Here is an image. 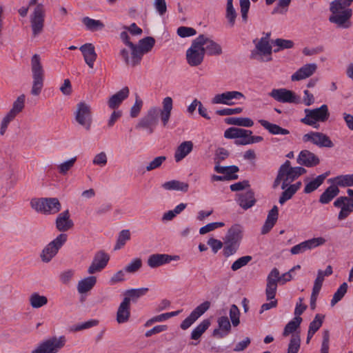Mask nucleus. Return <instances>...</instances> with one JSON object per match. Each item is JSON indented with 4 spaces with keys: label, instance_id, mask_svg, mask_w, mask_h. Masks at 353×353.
<instances>
[{
    "label": "nucleus",
    "instance_id": "1",
    "mask_svg": "<svg viewBox=\"0 0 353 353\" xmlns=\"http://www.w3.org/2000/svg\"><path fill=\"white\" fill-rule=\"evenodd\" d=\"M353 0H334L330 3V10L331 14L329 21L336 25L338 28H349L352 26L350 19L352 16V10L349 7Z\"/></svg>",
    "mask_w": 353,
    "mask_h": 353
},
{
    "label": "nucleus",
    "instance_id": "2",
    "mask_svg": "<svg viewBox=\"0 0 353 353\" xmlns=\"http://www.w3.org/2000/svg\"><path fill=\"white\" fill-rule=\"evenodd\" d=\"M293 269L289 272L280 275V272L276 268H274L267 276V283L265 288V296L267 300L273 299L276 294L278 284L284 285L292 279L291 272Z\"/></svg>",
    "mask_w": 353,
    "mask_h": 353
},
{
    "label": "nucleus",
    "instance_id": "3",
    "mask_svg": "<svg viewBox=\"0 0 353 353\" xmlns=\"http://www.w3.org/2000/svg\"><path fill=\"white\" fill-rule=\"evenodd\" d=\"M243 237V227L239 224L233 225L228 231L224 239L223 254L225 257L234 254Z\"/></svg>",
    "mask_w": 353,
    "mask_h": 353
},
{
    "label": "nucleus",
    "instance_id": "4",
    "mask_svg": "<svg viewBox=\"0 0 353 353\" xmlns=\"http://www.w3.org/2000/svg\"><path fill=\"white\" fill-rule=\"evenodd\" d=\"M31 71L32 74V83L30 94L39 96L43 88L44 70L41 64V57L35 54L31 59Z\"/></svg>",
    "mask_w": 353,
    "mask_h": 353
},
{
    "label": "nucleus",
    "instance_id": "5",
    "mask_svg": "<svg viewBox=\"0 0 353 353\" xmlns=\"http://www.w3.org/2000/svg\"><path fill=\"white\" fill-rule=\"evenodd\" d=\"M32 209L44 214H54L61 208V203L57 198L32 199L30 201Z\"/></svg>",
    "mask_w": 353,
    "mask_h": 353
},
{
    "label": "nucleus",
    "instance_id": "6",
    "mask_svg": "<svg viewBox=\"0 0 353 353\" xmlns=\"http://www.w3.org/2000/svg\"><path fill=\"white\" fill-rule=\"evenodd\" d=\"M304 112L305 116L301 119V122L315 128H318L317 122H324L328 119L330 116L327 105L325 104L315 109H305Z\"/></svg>",
    "mask_w": 353,
    "mask_h": 353
},
{
    "label": "nucleus",
    "instance_id": "7",
    "mask_svg": "<svg viewBox=\"0 0 353 353\" xmlns=\"http://www.w3.org/2000/svg\"><path fill=\"white\" fill-rule=\"evenodd\" d=\"M255 48L251 51L250 59L261 62L272 61V47L266 39H254Z\"/></svg>",
    "mask_w": 353,
    "mask_h": 353
},
{
    "label": "nucleus",
    "instance_id": "8",
    "mask_svg": "<svg viewBox=\"0 0 353 353\" xmlns=\"http://www.w3.org/2000/svg\"><path fill=\"white\" fill-rule=\"evenodd\" d=\"M201 41L196 37L192 41L191 46L186 51V60L190 66H198L203 61L205 49L204 47H202Z\"/></svg>",
    "mask_w": 353,
    "mask_h": 353
},
{
    "label": "nucleus",
    "instance_id": "9",
    "mask_svg": "<svg viewBox=\"0 0 353 353\" xmlns=\"http://www.w3.org/2000/svg\"><path fill=\"white\" fill-rule=\"evenodd\" d=\"M67 237V234H60L53 241L47 244L40 254L41 261L44 263H49L66 242Z\"/></svg>",
    "mask_w": 353,
    "mask_h": 353
},
{
    "label": "nucleus",
    "instance_id": "10",
    "mask_svg": "<svg viewBox=\"0 0 353 353\" xmlns=\"http://www.w3.org/2000/svg\"><path fill=\"white\" fill-rule=\"evenodd\" d=\"M76 121L85 130L89 131L92 123V108L90 104L81 101L77 105L74 112Z\"/></svg>",
    "mask_w": 353,
    "mask_h": 353
},
{
    "label": "nucleus",
    "instance_id": "11",
    "mask_svg": "<svg viewBox=\"0 0 353 353\" xmlns=\"http://www.w3.org/2000/svg\"><path fill=\"white\" fill-rule=\"evenodd\" d=\"M46 10L42 3L37 4L30 16V21L33 37L40 34L44 28Z\"/></svg>",
    "mask_w": 353,
    "mask_h": 353
},
{
    "label": "nucleus",
    "instance_id": "12",
    "mask_svg": "<svg viewBox=\"0 0 353 353\" xmlns=\"http://www.w3.org/2000/svg\"><path fill=\"white\" fill-rule=\"evenodd\" d=\"M279 171H283L284 181L282 182L281 188L285 189L288 185L301 175L306 173V170L303 167H292L290 161L287 160L279 168Z\"/></svg>",
    "mask_w": 353,
    "mask_h": 353
},
{
    "label": "nucleus",
    "instance_id": "13",
    "mask_svg": "<svg viewBox=\"0 0 353 353\" xmlns=\"http://www.w3.org/2000/svg\"><path fill=\"white\" fill-rule=\"evenodd\" d=\"M159 117V110L157 107L150 108L147 114L143 117L136 125L137 129L142 128L149 130L152 133L154 129L158 124Z\"/></svg>",
    "mask_w": 353,
    "mask_h": 353
},
{
    "label": "nucleus",
    "instance_id": "14",
    "mask_svg": "<svg viewBox=\"0 0 353 353\" xmlns=\"http://www.w3.org/2000/svg\"><path fill=\"white\" fill-rule=\"evenodd\" d=\"M269 96L279 103L298 104L301 102V98L295 92L286 88H274Z\"/></svg>",
    "mask_w": 353,
    "mask_h": 353
},
{
    "label": "nucleus",
    "instance_id": "15",
    "mask_svg": "<svg viewBox=\"0 0 353 353\" xmlns=\"http://www.w3.org/2000/svg\"><path fill=\"white\" fill-rule=\"evenodd\" d=\"M64 336L53 337L41 343L32 353H56L65 345Z\"/></svg>",
    "mask_w": 353,
    "mask_h": 353
},
{
    "label": "nucleus",
    "instance_id": "16",
    "mask_svg": "<svg viewBox=\"0 0 353 353\" xmlns=\"http://www.w3.org/2000/svg\"><path fill=\"white\" fill-rule=\"evenodd\" d=\"M252 134V132L249 130L238 128H230L224 132V137L227 139H236L234 141L237 145H249L250 135Z\"/></svg>",
    "mask_w": 353,
    "mask_h": 353
},
{
    "label": "nucleus",
    "instance_id": "17",
    "mask_svg": "<svg viewBox=\"0 0 353 353\" xmlns=\"http://www.w3.org/2000/svg\"><path fill=\"white\" fill-rule=\"evenodd\" d=\"M302 140L304 143L310 142L319 148H332L334 146L330 137L319 132H310L303 136Z\"/></svg>",
    "mask_w": 353,
    "mask_h": 353
},
{
    "label": "nucleus",
    "instance_id": "18",
    "mask_svg": "<svg viewBox=\"0 0 353 353\" xmlns=\"http://www.w3.org/2000/svg\"><path fill=\"white\" fill-rule=\"evenodd\" d=\"M244 94L239 91H227L221 94H216L212 99V103L213 104H224L228 105H234L235 103L234 101H239L245 99Z\"/></svg>",
    "mask_w": 353,
    "mask_h": 353
},
{
    "label": "nucleus",
    "instance_id": "19",
    "mask_svg": "<svg viewBox=\"0 0 353 353\" xmlns=\"http://www.w3.org/2000/svg\"><path fill=\"white\" fill-rule=\"evenodd\" d=\"M325 242L326 240L321 236L312 238L292 247L290 249V252L292 254H302L307 250H310L319 246L323 245L325 243Z\"/></svg>",
    "mask_w": 353,
    "mask_h": 353
},
{
    "label": "nucleus",
    "instance_id": "20",
    "mask_svg": "<svg viewBox=\"0 0 353 353\" xmlns=\"http://www.w3.org/2000/svg\"><path fill=\"white\" fill-rule=\"evenodd\" d=\"M210 302L205 301L199 305L190 314L185 318L181 324L182 330H187L189 328L201 315H203L210 307Z\"/></svg>",
    "mask_w": 353,
    "mask_h": 353
},
{
    "label": "nucleus",
    "instance_id": "21",
    "mask_svg": "<svg viewBox=\"0 0 353 353\" xmlns=\"http://www.w3.org/2000/svg\"><path fill=\"white\" fill-rule=\"evenodd\" d=\"M109 259V255L105 252L99 251L97 252L94 256L91 265L88 269V272L90 274H93L101 272L106 267Z\"/></svg>",
    "mask_w": 353,
    "mask_h": 353
},
{
    "label": "nucleus",
    "instance_id": "22",
    "mask_svg": "<svg viewBox=\"0 0 353 353\" xmlns=\"http://www.w3.org/2000/svg\"><path fill=\"white\" fill-rule=\"evenodd\" d=\"M179 258V256H172L167 254H153L149 256L147 263L150 268H156L168 264L172 261L178 260Z\"/></svg>",
    "mask_w": 353,
    "mask_h": 353
},
{
    "label": "nucleus",
    "instance_id": "23",
    "mask_svg": "<svg viewBox=\"0 0 353 353\" xmlns=\"http://www.w3.org/2000/svg\"><path fill=\"white\" fill-rule=\"evenodd\" d=\"M197 39L202 42V47H204L205 54L209 56H219L223 53L221 46L204 34H200Z\"/></svg>",
    "mask_w": 353,
    "mask_h": 353
},
{
    "label": "nucleus",
    "instance_id": "24",
    "mask_svg": "<svg viewBox=\"0 0 353 353\" xmlns=\"http://www.w3.org/2000/svg\"><path fill=\"white\" fill-rule=\"evenodd\" d=\"M296 161L299 164L307 168L314 167L320 163L319 158L307 150H303L300 152Z\"/></svg>",
    "mask_w": 353,
    "mask_h": 353
},
{
    "label": "nucleus",
    "instance_id": "25",
    "mask_svg": "<svg viewBox=\"0 0 353 353\" xmlns=\"http://www.w3.org/2000/svg\"><path fill=\"white\" fill-rule=\"evenodd\" d=\"M316 70L317 65L316 63L305 64L291 76V80L299 81L309 78L315 73Z\"/></svg>",
    "mask_w": 353,
    "mask_h": 353
},
{
    "label": "nucleus",
    "instance_id": "26",
    "mask_svg": "<svg viewBox=\"0 0 353 353\" xmlns=\"http://www.w3.org/2000/svg\"><path fill=\"white\" fill-rule=\"evenodd\" d=\"M130 51L123 48L120 51V56L123 61L129 65L135 66L140 63L141 58L138 50L134 48H129Z\"/></svg>",
    "mask_w": 353,
    "mask_h": 353
},
{
    "label": "nucleus",
    "instance_id": "27",
    "mask_svg": "<svg viewBox=\"0 0 353 353\" xmlns=\"http://www.w3.org/2000/svg\"><path fill=\"white\" fill-rule=\"evenodd\" d=\"M74 223L70 219V212L66 210L61 212L56 219V228L60 232H66L72 228Z\"/></svg>",
    "mask_w": 353,
    "mask_h": 353
},
{
    "label": "nucleus",
    "instance_id": "28",
    "mask_svg": "<svg viewBox=\"0 0 353 353\" xmlns=\"http://www.w3.org/2000/svg\"><path fill=\"white\" fill-rule=\"evenodd\" d=\"M130 317V305L128 299H123L117 312V321L119 324L128 322Z\"/></svg>",
    "mask_w": 353,
    "mask_h": 353
},
{
    "label": "nucleus",
    "instance_id": "29",
    "mask_svg": "<svg viewBox=\"0 0 353 353\" xmlns=\"http://www.w3.org/2000/svg\"><path fill=\"white\" fill-rule=\"evenodd\" d=\"M129 93L130 90L128 87L123 88L109 99L108 101V107L112 110L117 108L128 97Z\"/></svg>",
    "mask_w": 353,
    "mask_h": 353
},
{
    "label": "nucleus",
    "instance_id": "30",
    "mask_svg": "<svg viewBox=\"0 0 353 353\" xmlns=\"http://www.w3.org/2000/svg\"><path fill=\"white\" fill-rule=\"evenodd\" d=\"M163 108L159 110V116L163 123L165 127L171 116V112L173 108V101L170 97H166L162 102Z\"/></svg>",
    "mask_w": 353,
    "mask_h": 353
},
{
    "label": "nucleus",
    "instance_id": "31",
    "mask_svg": "<svg viewBox=\"0 0 353 353\" xmlns=\"http://www.w3.org/2000/svg\"><path fill=\"white\" fill-rule=\"evenodd\" d=\"M194 144L191 141H185L178 145L174 152V160L180 162L185 158L193 150Z\"/></svg>",
    "mask_w": 353,
    "mask_h": 353
},
{
    "label": "nucleus",
    "instance_id": "32",
    "mask_svg": "<svg viewBox=\"0 0 353 353\" xmlns=\"http://www.w3.org/2000/svg\"><path fill=\"white\" fill-rule=\"evenodd\" d=\"M81 51L84 60L90 68H93L94 63L97 59L94 46L92 43H85L79 48Z\"/></svg>",
    "mask_w": 353,
    "mask_h": 353
},
{
    "label": "nucleus",
    "instance_id": "33",
    "mask_svg": "<svg viewBox=\"0 0 353 353\" xmlns=\"http://www.w3.org/2000/svg\"><path fill=\"white\" fill-rule=\"evenodd\" d=\"M219 328L213 331V335L220 339L226 336L231 330V324L227 316H221L218 319Z\"/></svg>",
    "mask_w": 353,
    "mask_h": 353
},
{
    "label": "nucleus",
    "instance_id": "34",
    "mask_svg": "<svg viewBox=\"0 0 353 353\" xmlns=\"http://www.w3.org/2000/svg\"><path fill=\"white\" fill-rule=\"evenodd\" d=\"M237 202L239 205L244 210L250 208L256 203L254 192L251 190H249L245 193L239 194Z\"/></svg>",
    "mask_w": 353,
    "mask_h": 353
},
{
    "label": "nucleus",
    "instance_id": "35",
    "mask_svg": "<svg viewBox=\"0 0 353 353\" xmlns=\"http://www.w3.org/2000/svg\"><path fill=\"white\" fill-rule=\"evenodd\" d=\"M259 123L268 132L273 135H287L290 134V131L285 128H283L281 126L272 123L266 120L260 119Z\"/></svg>",
    "mask_w": 353,
    "mask_h": 353
},
{
    "label": "nucleus",
    "instance_id": "36",
    "mask_svg": "<svg viewBox=\"0 0 353 353\" xmlns=\"http://www.w3.org/2000/svg\"><path fill=\"white\" fill-rule=\"evenodd\" d=\"M214 170L220 174H223L226 180H234L238 179V175L236 174L239 172V169L236 165L230 166H221L215 165Z\"/></svg>",
    "mask_w": 353,
    "mask_h": 353
},
{
    "label": "nucleus",
    "instance_id": "37",
    "mask_svg": "<svg viewBox=\"0 0 353 353\" xmlns=\"http://www.w3.org/2000/svg\"><path fill=\"white\" fill-rule=\"evenodd\" d=\"M97 283V278L94 276L85 277L78 282L77 291L79 294H85L90 291Z\"/></svg>",
    "mask_w": 353,
    "mask_h": 353
},
{
    "label": "nucleus",
    "instance_id": "38",
    "mask_svg": "<svg viewBox=\"0 0 353 353\" xmlns=\"http://www.w3.org/2000/svg\"><path fill=\"white\" fill-rule=\"evenodd\" d=\"M155 40L153 37H147L139 41V46L136 45V49L140 54V58L142 59L143 55L145 53L149 52L154 47Z\"/></svg>",
    "mask_w": 353,
    "mask_h": 353
},
{
    "label": "nucleus",
    "instance_id": "39",
    "mask_svg": "<svg viewBox=\"0 0 353 353\" xmlns=\"http://www.w3.org/2000/svg\"><path fill=\"white\" fill-rule=\"evenodd\" d=\"M161 187L166 190H177L183 192H187L189 188L188 183L182 182L178 180H171L163 183Z\"/></svg>",
    "mask_w": 353,
    "mask_h": 353
},
{
    "label": "nucleus",
    "instance_id": "40",
    "mask_svg": "<svg viewBox=\"0 0 353 353\" xmlns=\"http://www.w3.org/2000/svg\"><path fill=\"white\" fill-rule=\"evenodd\" d=\"M339 193V189L336 185L329 186L320 196L319 202L323 204L330 203Z\"/></svg>",
    "mask_w": 353,
    "mask_h": 353
},
{
    "label": "nucleus",
    "instance_id": "41",
    "mask_svg": "<svg viewBox=\"0 0 353 353\" xmlns=\"http://www.w3.org/2000/svg\"><path fill=\"white\" fill-rule=\"evenodd\" d=\"M327 175L328 172H325L319 175L314 179L308 182L305 186L304 192L305 194H310L316 190L323 183Z\"/></svg>",
    "mask_w": 353,
    "mask_h": 353
},
{
    "label": "nucleus",
    "instance_id": "42",
    "mask_svg": "<svg viewBox=\"0 0 353 353\" xmlns=\"http://www.w3.org/2000/svg\"><path fill=\"white\" fill-rule=\"evenodd\" d=\"M332 183L340 187H353V174H341L330 179Z\"/></svg>",
    "mask_w": 353,
    "mask_h": 353
},
{
    "label": "nucleus",
    "instance_id": "43",
    "mask_svg": "<svg viewBox=\"0 0 353 353\" xmlns=\"http://www.w3.org/2000/svg\"><path fill=\"white\" fill-rule=\"evenodd\" d=\"M29 303L32 308L38 309L48 303V298L38 292H34L29 297Z\"/></svg>",
    "mask_w": 353,
    "mask_h": 353
},
{
    "label": "nucleus",
    "instance_id": "44",
    "mask_svg": "<svg viewBox=\"0 0 353 353\" xmlns=\"http://www.w3.org/2000/svg\"><path fill=\"white\" fill-rule=\"evenodd\" d=\"M148 291V288L130 289L125 292L124 299H128L129 304L130 305L131 301L133 302L137 301L139 298L145 295Z\"/></svg>",
    "mask_w": 353,
    "mask_h": 353
},
{
    "label": "nucleus",
    "instance_id": "45",
    "mask_svg": "<svg viewBox=\"0 0 353 353\" xmlns=\"http://www.w3.org/2000/svg\"><path fill=\"white\" fill-rule=\"evenodd\" d=\"M179 313H180V311L177 310V311H174V312L163 313V314L153 316L152 318L148 319L145 323L144 326L150 327L154 323L165 321L171 317L178 315Z\"/></svg>",
    "mask_w": 353,
    "mask_h": 353
},
{
    "label": "nucleus",
    "instance_id": "46",
    "mask_svg": "<svg viewBox=\"0 0 353 353\" xmlns=\"http://www.w3.org/2000/svg\"><path fill=\"white\" fill-rule=\"evenodd\" d=\"M210 325V321L208 319L202 321L192 332L191 339L194 340L199 339L205 331Z\"/></svg>",
    "mask_w": 353,
    "mask_h": 353
},
{
    "label": "nucleus",
    "instance_id": "47",
    "mask_svg": "<svg viewBox=\"0 0 353 353\" xmlns=\"http://www.w3.org/2000/svg\"><path fill=\"white\" fill-rule=\"evenodd\" d=\"M302 321V318L300 316H295L292 321L288 322L284 327L283 335L287 336L289 334H294V332L299 327Z\"/></svg>",
    "mask_w": 353,
    "mask_h": 353
},
{
    "label": "nucleus",
    "instance_id": "48",
    "mask_svg": "<svg viewBox=\"0 0 353 353\" xmlns=\"http://www.w3.org/2000/svg\"><path fill=\"white\" fill-rule=\"evenodd\" d=\"M274 46L276 47L274 49V52H278L285 49H290L294 46V42L292 40L276 39L272 41Z\"/></svg>",
    "mask_w": 353,
    "mask_h": 353
},
{
    "label": "nucleus",
    "instance_id": "49",
    "mask_svg": "<svg viewBox=\"0 0 353 353\" xmlns=\"http://www.w3.org/2000/svg\"><path fill=\"white\" fill-rule=\"evenodd\" d=\"M82 22L86 28L91 31H95L104 28V24L101 21L95 20L88 17L83 18Z\"/></svg>",
    "mask_w": 353,
    "mask_h": 353
},
{
    "label": "nucleus",
    "instance_id": "50",
    "mask_svg": "<svg viewBox=\"0 0 353 353\" xmlns=\"http://www.w3.org/2000/svg\"><path fill=\"white\" fill-rule=\"evenodd\" d=\"M301 346V337L299 333L294 334L288 347L287 353H298Z\"/></svg>",
    "mask_w": 353,
    "mask_h": 353
},
{
    "label": "nucleus",
    "instance_id": "51",
    "mask_svg": "<svg viewBox=\"0 0 353 353\" xmlns=\"http://www.w3.org/2000/svg\"><path fill=\"white\" fill-rule=\"evenodd\" d=\"M225 17L228 20L230 26H234L236 17V12L233 7V0H227Z\"/></svg>",
    "mask_w": 353,
    "mask_h": 353
},
{
    "label": "nucleus",
    "instance_id": "52",
    "mask_svg": "<svg viewBox=\"0 0 353 353\" xmlns=\"http://www.w3.org/2000/svg\"><path fill=\"white\" fill-rule=\"evenodd\" d=\"M130 236L131 234L129 230H121L119 234L114 250H119L123 248L126 242L130 239Z\"/></svg>",
    "mask_w": 353,
    "mask_h": 353
},
{
    "label": "nucleus",
    "instance_id": "53",
    "mask_svg": "<svg viewBox=\"0 0 353 353\" xmlns=\"http://www.w3.org/2000/svg\"><path fill=\"white\" fill-rule=\"evenodd\" d=\"M25 100L26 96L24 94H21L20 96H19L17 99L14 101L12 107L10 112L13 113L16 116L18 114H19L24 108Z\"/></svg>",
    "mask_w": 353,
    "mask_h": 353
},
{
    "label": "nucleus",
    "instance_id": "54",
    "mask_svg": "<svg viewBox=\"0 0 353 353\" xmlns=\"http://www.w3.org/2000/svg\"><path fill=\"white\" fill-rule=\"evenodd\" d=\"M347 284L346 283H343L340 287L337 289L336 292L333 295V298L331 300V305L334 306L336 303L340 301L347 290Z\"/></svg>",
    "mask_w": 353,
    "mask_h": 353
},
{
    "label": "nucleus",
    "instance_id": "55",
    "mask_svg": "<svg viewBox=\"0 0 353 353\" xmlns=\"http://www.w3.org/2000/svg\"><path fill=\"white\" fill-rule=\"evenodd\" d=\"M17 116L11 112H8L5 117L2 119L0 128V134L3 135L11 121H12Z\"/></svg>",
    "mask_w": 353,
    "mask_h": 353
},
{
    "label": "nucleus",
    "instance_id": "56",
    "mask_svg": "<svg viewBox=\"0 0 353 353\" xmlns=\"http://www.w3.org/2000/svg\"><path fill=\"white\" fill-rule=\"evenodd\" d=\"M77 161V157H72L70 159L61 163L58 165V170L61 174L65 175L74 166Z\"/></svg>",
    "mask_w": 353,
    "mask_h": 353
},
{
    "label": "nucleus",
    "instance_id": "57",
    "mask_svg": "<svg viewBox=\"0 0 353 353\" xmlns=\"http://www.w3.org/2000/svg\"><path fill=\"white\" fill-rule=\"evenodd\" d=\"M166 160V157L159 156L155 157L150 161L145 167V171L150 172L153 170L157 169L161 166L163 163Z\"/></svg>",
    "mask_w": 353,
    "mask_h": 353
},
{
    "label": "nucleus",
    "instance_id": "58",
    "mask_svg": "<svg viewBox=\"0 0 353 353\" xmlns=\"http://www.w3.org/2000/svg\"><path fill=\"white\" fill-rule=\"evenodd\" d=\"M324 318L325 316L323 314H316L313 321L310 323L309 330L316 333L321 327Z\"/></svg>",
    "mask_w": 353,
    "mask_h": 353
},
{
    "label": "nucleus",
    "instance_id": "59",
    "mask_svg": "<svg viewBox=\"0 0 353 353\" xmlns=\"http://www.w3.org/2000/svg\"><path fill=\"white\" fill-rule=\"evenodd\" d=\"M252 260L251 256H244L236 260L231 266L233 271H236L240 268L245 266Z\"/></svg>",
    "mask_w": 353,
    "mask_h": 353
},
{
    "label": "nucleus",
    "instance_id": "60",
    "mask_svg": "<svg viewBox=\"0 0 353 353\" xmlns=\"http://www.w3.org/2000/svg\"><path fill=\"white\" fill-rule=\"evenodd\" d=\"M142 266V261L140 258L134 259L125 268V271L128 273H134L137 272Z\"/></svg>",
    "mask_w": 353,
    "mask_h": 353
},
{
    "label": "nucleus",
    "instance_id": "61",
    "mask_svg": "<svg viewBox=\"0 0 353 353\" xmlns=\"http://www.w3.org/2000/svg\"><path fill=\"white\" fill-rule=\"evenodd\" d=\"M229 157V152L223 148H219L214 155V163L220 165V163Z\"/></svg>",
    "mask_w": 353,
    "mask_h": 353
},
{
    "label": "nucleus",
    "instance_id": "62",
    "mask_svg": "<svg viewBox=\"0 0 353 353\" xmlns=\"http://www.w3.org/2000/svg\"><path fill=\"white\" fill-rule=\"evenodd\" d=\"M239 316L240 312L238 307L234 304L232 305L230 309V317L234 327L237 326L240 323Z\"/></svg>",
    "mask_w": 353,
    "mask_h": 353
},
{
    "label": "nucleus",
    "instance_id": "63",
    "mask_svg": "<svg viewBox=\"0 0 353 353\" xmlns=\"http://www.w3.org/2000/svg\"><path fill=\"white\" fill-rule=\"evenodd\" d=\"M142 106L143 101L137 94L134 104L132 106L130 109V117L132 118L137 117L139 114Z\"/></svg>",
    "mask_w": 353,
    "mask_h": 353
},
{
    "label": "nucleus",
    "instance_id": "64",
    "mask_svg": "<svg viewBox=\"0 0 353 353\" xmlns=\"http://www.w3.org/2000/svg\"><path fill=\"white\" fill-rule=\"evenodd\" d=\"M107 163L108 157L105 152H101L96 154L92 159V163L100 167H104Z\"/></svg>",
    "mask_w": 353,
    "mask_h": 353
}]
</instances>
